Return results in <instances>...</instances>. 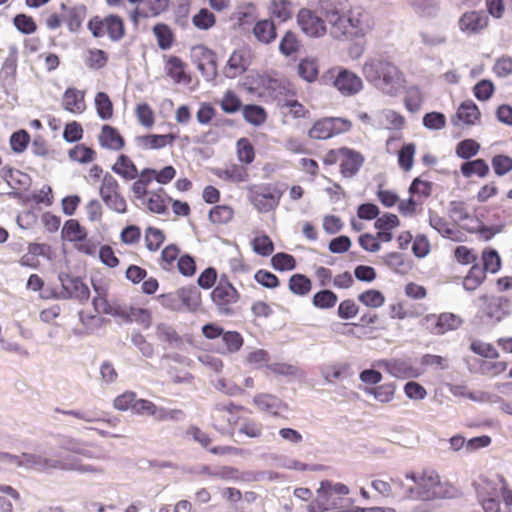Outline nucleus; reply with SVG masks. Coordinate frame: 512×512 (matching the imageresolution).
<instances>
[{
  "label": "nucleus",
  "instance_id": "7",
  "mask_svg": "<svg viewBox=\"0 0 512 512\" xmlns=\"http://www.w3.org/2000/svg\"><path fill=\"white\" fill-rule=\"evenodd\" d=\"M211 299L216 304L220 314L231 315L234 313L232 305L238 301L239 294L226 277L222 276L211 292Z\"/></svg>",
  "mask_w": 512,
  "mask_h": 512
},
{
  "label": "nucleus",
  "instance_id": "13",
  "mask_svg": "<svg viewBox=\"0 0 512 512\" xmlns=\"http://www.w3.org/2000/svg\"><path fill=\"white\" fill-rule=\"evenodd\" d=\"M337 72L333 80V86L344 96H352L359 93L363 88L362 79L347 69H334L331 73Z\"/></svg>",
  "mask_w": 512,
  "mask_h": 512
},
{
  "label": "nucleus",
  "instance_id": "45",
  "mask_svg": "<svg viewBox=\"0 0 512 512\" xmlns=\"http://www.w3.org/2000/svg\"><path fill=\"white\" fill-rule=\"evenodd\" d=\"M289 289L296 295H307L311 290V281L303 274H294L289 279Z\"/></svg>",
  "mask_w": 512,
  "mask_h": 512
},
{
  "label": "nucleus",
  "instance_id": "44",
  "mask_svg": "<svg viewBox=\"0 0 512 512\" xmlns=\"http://www.w3.org/2000/svg\"><path fill=\"white\" fill-rule=\"evenodd\" d=\"M215 174L224 180L232 181V182H245L248 179V172L245 168L241 166H232L230 168L221 170H216Z\"/></svg>",
  "mask_w": 512,
  "mask_h": 512
},
{
  "label": "nucleus",
  "instance_id": "41",
  "mask_svg": "<svg viewBox=\"0 0 512 512\" xmlns=\"http://www.w3.org/2000/svg\"><path fill=\"white\" fill-rule=\"evenodd\" d=\"M153 33L160 49L168 50L171 48L174 35L168 25L163 23L156 24L153 27Z\"/></svg>",
  "mask_w": 512,
  "mask_h": 512
},
{
  "label": "nucleus",
  "instance_id": "63",
  "mask_svg": "<svg viewBox=\"0 0 512 512\" xmlns=\"http://www.w3.org/2000/svg\"><path fill=\"white\" fill-rule=\"evenodd\" d=\"M482 258H483V265H484L482 267V269L484 270V272L488 271V272H491L494 274L500 270L501 259L496 250L492 249V250L483 252Z\"/></svg>",
  "mask_w": 512,
  "mask_h": 512
},
{
  "label": "nucleus",
  "instance_id": "17",
  "mask_svg": "<svg viewBox=\"0 0 512 512\" xmlns=\"http://www.w3.org/2000/svg\"><path fill=\"white\" fill-rule=\"evenodd\" d=\"M340 155H342L340 162L341 175L344 178H352L357 175L364 164V156L360 152L347 147L340 148Z\"/></svg>",
  "mask_w": 512,
  "mask_h": 512
},
{
  "label": "nucleus",
  "instance_id": "48",
  "mask_svg": "<svg viewBox=\"0 0 512 512\" xmlns=\"http://www.w3.org/2000/svg\"><path fill=\"white\" fill-rule=\"evenodd\" d=\"M338 301L337 295L328 289L321 290L314 294L312 303L319 309H329L335 306Z\"/></svg>",
  "mask_w": 512,
  "mask_h": 512
},
{
  "label": "nucleus",
  "instance_id": "62",
  "mask_svg": "<svg viewBox=\"0 0 512 512\" xmlns=\"http://www.w3.org/2000/svg\"><path fill=\"white\" fill-rule=\"evenodd\" d=\"M415 150V145L413 143H409L404 145L399 151L398 162L403 170L409 171L412 168Z\"/></svg>",
  "mask_w": 512,
  "mask_h": 512
},
{
  "label": "nucleus",
  "instance_id": "1",
  "mask_svg": "<svg viewBox=\"0 0 512 512\" xmlns=\"http://www.w3.org/2000/svg\"><path fill=\"white\" fill-rule=\"evenodd\" d=\"M362 72L367 82L388 96H396L404 88L403 72L383 55L368 58Z\"/></svg>",
  "mask_w": 512,
  "mask_h": 512
},
{
  "label": "nucleus",
  "instance_id": "60",
  "mask_svg": "<svg viewBox=\"0 0 512 512\" xmlns=\"http://www.w3.org/2000/svg\"><path fill=\"white\" fill-rule=\"evenodd\" d=\"M237 155L240 162L250 164L255 157L254 148L246 138H241L237 141Z\"/></svg>",
  "mask_w": 512,
  "mask_h": 512
},
{
  "label": "nucleus",
  "instance_id": "54",
  "mask_svg": "<svg viewBox=\"0 0 512 512\" xmlns=\"http://www.w3.org/2000/svg\"><path fill=\"white\" fill-rule=\"evenodd\" d=\"M480 145L473 139L460 141L456 146V155L461 159H470L478 154Z\"/></svg>",
  "mask_w": 512,
  "mask_h": 512
},
{
  "label": "nucleus",
  "instance_id": "16",
  "mask_svg": "<svg viewBox=\"0 0 512 512\" xmlns=\"http://www.w3.org/2000/svg\"><path fill=\"white\" fill-rule=\"evenodd\" d=\"M462 323V319L453 313H442L439 316L428 315L424 319L426 328L435 335H442L447 331L456 330Z\"/></svg>",
  "mask_w": 512,
  "mask_h": 512
},
{
  "label": "nucleus",
  "instance_id": "12",
  "mask_svg": "<svg viewBox=\"0 0 512 512\" xmlns=\"http://www.w3.org/2000/svg\"><path fill=\"white\" fill-rule=\"evenodd\" d=\"M193 61L207 80H213L217 76V58L215 53L203 45L192 49Z\"/></svg>",
  "mask_w": 512,
  "mask_h": 512
},
{
  "label": "nucleus",
  "instance_id": "32",
  "mask_svg": "<svg viewBox=\"0 0 512 512\" xmlns=\"http://www.w3.org/2000/svg\"><path fill=\"white\" fill-rule=\"evenodd\" d=\"M429 224L443 237L456 240L455 235L457 231L450 226L445 218L439 216L437 213L429 211Z\"/></svg>",
  "mask_w": 512,
  "mask_h": 512
},
{
  "label": "nucleus",
  "instance_id": "38",
  "mask_svg": "<svg viewBox=\"0 0 512 512\" xmlns=\"http://www.w3.org/2000/svg\"><path fill=\"white\" fill-rule=\"evenodd\" d=\"M85 16L86 7L84 5H79L67 9L66 14L64 15V20L66 21L69 30L75 32L81 27Z\"/></svg>",
  "mask_w": 512,
  "mask_h": 512
},
{
  "label": "nucleus",
  "instance_id": "27",
  "mask_svg": "<svg viewBox=\"0 0 512 512\" xmlns=\"http://www.w3.org/2000/svg\"><path fill=\"white\" fill-rule=\"evenodd\" d=\"M175 140L172 134L166 135H145L136 138L137 145L143 149H160Z\"/></svg>",
  "mask_w": 512,
  "mask_h": 512
},
{
  "label": "nucleus",
  "instance_id": "26",
  "mask_svg": "<svg viewBox=\"0 0 512 512\" xmlns=\"http://www.w3.org/2000/svg\"><path fill=\"white\" fill-rule=\"evenodd\" d=\"M420 17H433L439 11V0H404Z\"/></svg>",
  "mask_w": 512,
  "mask_h": 512
},
{
  "label": "nucleus",
  "instance_id": "47",
  "mask_svg": "<svg viewBox=\"0 0 512 512\" xmlns=\"http://www.w3.org/2000/svg\"><path fill=\"white\" fill-rule=\"evenodd\" d=\"M222 342L224 347L220 350L221 353H234L242 347L243 338L236 331H228L223 333Z\"/></svg>",
  "mask_w": 512,
  "mask_h": 512
},
{
  "label": "nucleus",
  "instance_id": "22",
  "mask_svg": "<svg viewBox=\"0 0 512 512\" xmlns=\"http://www.w3.org/2000/svg\"><path fill=\"white\" fill-rule=\"evenodd\" d=\"M253 403L259 410L273 415H277L281 410H287L286 404L283 403L281 399L271 394H257L253 398Z\"/></svg>",
  "mask_w": 512,
  "mask_h": 512
},
{
  "label": "nucleus",
  "instance_id": "8",
  "mask_svg": "<svg viewBox=\"0 0 512 512\" xmlns=\"http://www.w3.org/2000/svg\"><path fill=\"white\" fill-rule=\"evenodd\" d=\"M323 15L329 24V33L334 39L350 36L348 14L346 15L337 5L322 6Z\"/></svg>",
  "mask_w": 512,
  "mask_h": 512
},
{
  "label": "nucleus",
  "instance_id": "51",
  "mask_svg": "<svg viewBox=\"0 0 512 512\" xmlns=\"http://www.w3.org/2000/svg\"><path fill=\"white\" fill-rule=\"evenodd\" d=\"M358 300L367 307L379 308L385 302L384 295L376 289H369L358 295Z\"/></svg>",
  "mask_w": 512,
  "mask_h": 512
},
{
  "label": "nucleus",
  "instance_id": "3",
  "mask_svg": "<svg viewBox=\"0 0 512 512\" xmlns=\"http://www.w3.org/2000/svg\"><path fill=\"white\" fill-rule=\"evenodd\" d=\"M282 191L276 184L260 183L247 187V197L259 213L274 210L280 202Z\"/></svg>",
  "mask_w": 512,
  "mask_h": 512
},
{
  "label": "nucleus",
  "instance_id": "29",
  "mask_svg": "<svg viewBox=\"0 0 512 512\" xmlns=\"http://www.w3.org/2000/svg\"><path fill=\"white\" fill-rule=\"evenodd\" d=\"M112 170L126 180H133L138 176L136 166L131 159L124 154L118 157L116 163L112 166Z\"/></svg>",
  "mask_w": 512,
  "mask_h": 512
},
{
  "label": "nucleus",
  "instance_id": "21",
  "mask_svg": "<svg viewBox=\"0 0 512 512\" xmlns=\"http://www.w3.org/2000/svg\"><path fill=\"white\" fill-rule=\"evenodd\" d=\"M157 339L165 343L168 348L180 349L183 346V340L175 328L166 323H159L155 327Z\"/></svg>",
  "mask_w": 512,
  "mask_h": 512
},
{
  "label": "nucleus",
  "instance_id": "15",
  "mask_svg": "<svg viewBox=\"0 0 512 512\" xmlns=\"http://www.w3.org/2000/svg\"><path fill=\"white\" fill-rule=\"evenodd\" d=\"M377 365L395 378H417L422 374V371L414 367L410 359L380 360Z\"/></svg>",
  "mask_w": 512,
  "mask_h": 512
},
{
  "label": "nucleus",
  "instance_id": "34",
  "mask_svg": "<svg viewBox=\"0 0 512 512\" xmlns=\"http://www.w3.org/2000/svg\"><path fill=\"white\" fill-rule=\"evenodd\" d=\"M152 417L158 422L172 421L181 422L186 418V414L181 409H169L163 406H155Z\"/></svg>",
  "mask_w": 512,
  "mask_h": 512
},
{
  "label": "nucleus",
  "instance_id": "20",
  "mask_svg": "<svg viewBox=\"0 0 512 512\" xmlns=\"http://www.w3.org/2000/svg\"><path fill=\"white\" fill-rule=\"evenodd\" d=\"M63 457L64 455L61 453H53L48 456L32 453V469L40 472L62 470V468H66L63 466Z\"/></svg>",
  "mask_w": 512,
  "mask_h": 512
},
{
  "label": "nucleus",
  "instance_id": "37",
  "mask_svg": "<svg viewBox=\"0 0 512 512\" xmlns=\"http://www.w3.org/2000/svg\"><path fill=\"white\" fill-rule=\"evenodd\" d=\"M61 234L69 241H84L87 236L85 229L74 219L65 222Z\"/></svg>",
  "mask_w": 512,
  "mask_h": 512
},
{
  "label": "nucleus",
  "instance_id": "61",
  "mask_svg": "<svg viewBox=\"0 0 512 512\" xmlns=\"http://www.w3.org/2000/svg\"><path fill=\"white\" fill-rule=\"evenodd\" d=\"M272 266L279 271L293 270L296 266L294 257L287 253H277L272 259Z\"/></svg>",
  "mask_w": 512,
  "mask_h": 512
},
{
  "label": "nucleus",
  "instance_id": "42",
  "mask_svg": "<svg viewBox=\"0 0 512 512\" xmlns=\"http://www.w3.org/2000/svg\"><path fill=\"white\" fill-rule=\"evenodd\" d=\"M298 75L305 81L311 83L318 77V65L314 59H302L297 66Z\"/></svg>",
  "mask_w": 512,
  "mask_h": 512
},
{
  "label": "nucleus",
  "instance_id": "39",
  "mask_svg": "<svg viewBox=\"0 0 512 512\" xmlns=\"http://www.w3.org/2000/svg\"><path fill=\"white\" fill-rule=\"evenodd\" d=\"M105 29L112 41H119L125 33L123 20L117 15L105 17Z\"/></svg>",
  "mask_w": 512,
  "mask_h": 512
},
{
  "label": "nucleus",
  "instance_id": "40",
  "mask_svg": "<svg viewBox=\"0 0 512 512\" xmlns=\"http://www.w3.org/2000/svg\"><path fill=\"white\" fill-rule=\"evenodd\" d=\"M11 500L19 501V492L12 486L0 485V512H13Z\"/></svg>",
  "mask_w": 512,
  "mask_h": 512
},
{
  "label": "nucleus",
  "instance_id": "49",
  "mask_svg": "<svg viewBox=\"0 0 512 512\" xmlns=\"http://www.w3.org/2000/svg\"><path fill=\"white\" fill-rule=\"evenodd\" d=\"M192 23L199 30H208L215 25L216 17L207 8H201L199 12L192 17Z\"/></svg>",
  "mask_w": 512,
  "mask_h": 512
},
{
  "label": "nucleus",
  "instance_id": "28",
  "mask_svg": "<svg viewBox=\"0 0 512 512\" xmlns=\"http://www.w3.org/2000/svg\"><path fill=\"white\" fill-rule=\"evenodd\" d=\"M253 34L258 41L264 44L271 43L277 36L275 25L270 20L258 21L253 28Z\"/></svg>",
  "mask_w": 512,
  "mask_h": 512
},
{
  "label": "nucleus",
  "instance_id": "46",
  "mask_svg": "<svg viewBox=\"0 0 512 512\" xmlns=\"http://www.w3.org/2000/svg\"><path fill=\"white\" fill-rule=\"evenodd\" d=\"M95 106L98 116L102 120H108L113 115V104L109 96L104 92H98L95 96Z\"/></svg>",
  "mask_w": 512,
  "mask_h": 512
},
{
  "label": "nucleus",
  "instance_id": "30",
  "mask_svg": "<svg viewBox=\"0 0 512 512\" xmlns=\"http://www.w3.org/2000/svg\"><path fill=\"white\" fill-rule=\"evenodd\" d=\"M0 176L13 189H15L16 186H29L30 183V177L28 174L14 168L3 167L0 170Z\"/></svg>",
  "mask_w": 512,
  "mask_h": 512
},
{
  "label": "nucleus",
  "instance_id": "18",
  "mask_svg": "<svg viewBox=\"0 0 512 512\" xmlns=\"http://www.w3.org/2000/svg\"><path fill=\"white\" fill-rule=\"evenodd\" d=\"M489 18L484 11H469L464 13L459 21V29L467 34L480 33L488 26Z\"/></svg>",
  "mask_w": 512,
  "mask_h": 512
},
{
  "label": "nucleus",
  "instance_id": "55",
  "mask_svg": "<svg viewBox=\"0 0 512 512\" xmlns=\"http://www.w3.org/2000/svg\"><path fill=\"white\" fill-rule=\"evenodd\" d=\"M300 43L295 33L287 31L279 44L280 52L285 56H290L299 50Z\"/></svg>",
  "mask_w": 512,
  "mask_h": 512
},
{
  "label": "nucleus",
  "instance_id": "19",
  "mask_svg": "<svg viewBox=\"0 0 512 512\" xmlns=\"http://www.w3.org/2000/svg\"><path fill=\"white\" fill-rule=\"evenodd\" d=\"M249 65V52L245 50H237L234 51L229 57L223 73L227 78L233 79L246 72Z\"/></svg>",
  "mask_w": 512,
  "mask_h": 512
},
{
  "label": "nucleus",
  "instance_id": "58",
  "mask_svg": "<svg viewBox=\"0 0 512 512\" xmlns=\"http://www.w3.org/2000/svg\"><path fill=\"white\" fill-rule=\"evenodd\" d=\"M165 240L164 233L154 227H148L145 233L146 247L149 251H157Z\"/></svg>",
  "mask_w": 512,
  "mask_h": 512
},
{
  "label": "nucleus",
  "instance_id": "35",
  "mask_svg": "<svg viewBox=\"0 0 512 512\" xmlns=\"http://www.w3.org/2000/svg\"><path fill=\"white\" fill-rule=\"evenodd\" d=\"M63 466H67V468H62L63 471H78L80 473H95V474H103L104 470L101 467L82 464L78 458L66 455L63 457Z\"/></svg>",
  "mask_w": 512,
  "mask_h": 512
},
{
  "label": "nucleus",
  "instance_id": "53",
  "mask_svg": "<svg viewBox=\"0 0 512 512\" xmlns=\"http://www.w3.org/2000/svg\"><path fill=\"white\" fill-rule=\"evenodd\" d=\"M163 194H165L163 188H159L155 192H149V198L147 199V207L151 212L157 214H163L166 212L167 208Z\"/></svg>",
  "mask_w": 512,
  "mask_h": 512
},
{
  "label": "nucleus",
  "instance_id": "25",
  "mask_svg": "<svg viewBox=\"0 0 512 512\" xmlns=\"http://www.w3.org/2000/svg\"><path fill=\"white\" fill-rule=\"evenodd\" d=\"M183 309L195 312L201 306V293L196 286H187L179 289Z\"/></svg>",
  "mask_w": 512,
  "mask_h": 512
},
{
  "label": "nucleus",
  "instance_id": "5",
  "mask_svg": "<svg viewBox=\"0 0 512 512\" xmlns=\"http://www.w3.org/2000/svg\"><path fill=\"white\" fill-rule=\"evenodd\" d=\"M242 409V406L236 405L231 401L215 403L211 415L212 426L222 435L233 436L234 426L239 420L236 413Z\"/></svg>",
  "mask_w": 512,
  "mask_h": 512
},
{
  "label": "nucleus",
  "instance_id": "11",
  "mask_svg": "<svg viewBox=\"0 0 512 512\" xmlns=\"http://www.w3.org/2000/svg\"><path fill=\"white\" fill-rule=\"evenodd\" d=\"M350 37H364L374 27V20L370 12L362 7H355L348 12Z\"/></svg>",
  "mask_w": 512,
  "mask_h": 512
},
{
  "label": "nucleus",
  "instance_id": "57",
  "mask_svg": "<svg viewBox=\"0 0 512 512\" xmlns=\"http://www.w3.org/2000/svg\"><path fill=\"white\" fill-rule=\"evenodd\" d=\"M233 218V210L226 205L215 206L209 212V219L215 224H226Z\"/></svg>",
  "mask_w": 512,
  "mask_h": 512
},
{
  "label": "nucleus",
  "instance_id": "59",
  "mask_svg": "<svg viewBox=\"0 0 512 512\" xmlns=\"http://www.w3.org/2000/svg\"><path fill=\"white\" fill-rule=\"evenodd\" d=\"M95 151L84 145H77L69 150V157L73 161L80 163H89L95 158Z\"/></svg>",
  "mask_w": 512,
  "mask_h": 512
},
{
  "label": "nucleus",
  "instance_id": "23",
  "mask_svg": "<svg viewBox=\"0 0 512 512\" xmlns=\"http://www.w3.org/2000/svg\"><path fill=\"white\" fill-rule=\"evenodd\" d=\"M102 147L111 150H121L124 147V139L118 130L110 125H104L98 137Z\"/></svg>",
  "mask_w": 512,
  "mask_h": 512
},
{
  "label": "nucleus",
  "instance_id": "10",
  "mask_svg": "<svg viewBox=\"0 0 512 512\" xmlns=\"http://www.w3.org/2000/svg\"><path fill=\"white\" fill-rule=\"evenodd\" d=\"M58 279L61 283V299H76L85 302L89 299L90 291L79 277H73L67 273H60Z\"/></svg>",
  "mask_w": 512,
  "mask_h": 512
},
{
  "label": "nucleus",
  "instance_id": "36",
  "mask_svg": "<svg viewBox=\"0 0 512 512\" xmlns=\"http://www.w3.org/2000/svg\"><path fill=\"white\" fill-rule=\"evenodd\" d=\"M489 166L483 159H476L473 161L464 162L461 165V173L464 177L469 178L473 174L478 175L481 178L486 177L489 174Z\"/></svg>",
  "mask_w": 512,
  "mask_h": 512
},
{
  "label": "nucleus",
  "instance_id": "43",
  "mask_svg": "<svg viewBox=\"0 0 512 512\" xmlns=\"http://www.w3.org/2000/svg\"><path fill=\"white\" fill-rule=\"evenodd\" d=\"M486 275L482 267L473 265L467 276L464 278L463 287L465 290L474 291L484 281Z\"/></svg>",
  "mask_w": 512,
  "mask_h": 512
},
{
  "label": "nucleus",
  "instance_id": "56",
  "mask_svg": "<svg viewBox=\"0 0 512 512\" xmlns=\"http://www.w3.org/2000/svg\"><path fill=\"white\" fill-rule=\"evenodd\" d=\"M245 120L253 125H261L266 120L265 110L257 105H246L243 109Z\"/></svg>",
  "mask_w": 512,
  "mask_h": 512
},
{
  "label": "nucleus",
  "instance_id": "24",
  "mask_svg": "<svg viewBox=\"0 0 512 512\" xmlns=\"http://www.w3.org/2000/svg\"><path fill=\"white\" fill-rule=\"evenodd\" d=\"M62 106L71 113H82L86 108L84 93L75 88L66 89L63 94Z\"/></svg>",
  "mask_w": 512,
  "mask_h": 512
},
{
  "label": "nucleus",
  "instance_id": "64",
  "mask_svg": "<svg viewBox=\"0 0 512 512\" xmlns=\"http://www.w3.org/2000/svg\"><path fill=\"white\" fill-rule=\"evenodd\" d=\"M491 163L497 176H503L512 170V158L507 155H495Z\"/></svg>",
  "mask_w": 512,
  "mask_h": 512
},
{
  "label": "nucleus",
  "instance_id": "33",
  "mask_svg": "<svg viewBox=\"0 0 512 512\" xmlns=\"http://www.w3.org/2000/svg\"><path fill=\"white\" fill-rule=\"evenodd\" d=\"M457 118L464 124L472 125L480 117V112L477 105L471 101H464L458 108L456 113Z\"/></svg>",
  "mask_w": 512,
  "mask_h": 512
},
{
  "label": "nucleus",
  "instance_id": "50",
  "mask_svg": "<svg viewBox=\"0 0 512 512\" xmlns=\"http://www.w3.org/2000/svg\"><path fill=\"white\" fill-rule=\"evenodd\" d=\"M308 135L312 139L326 140L333 137L331 132V124L328 118H323L314 123L309 130Z\"/></svg>",
  "mask_w": 512,
  "mask_h": 512
},
{
  "label": "nucleus",
  "instance_id": "52",
  "mask_svg": "<svg viewBox=\"0 0 512 512\" xmlns=\"http://www.w3.org/2000/svg\"><path fill=\"white\" fill-rule=\"evenodd\" d=\"M365 391L366 393L373 395L379 402L387 403L394 397L395 385L393 383H389L374 388H366Z\"/></svg>",
  "mask_w": 512,
  "mask_h": 512
},
{
  "label": "nucleus",
  "instance_id": "31",
  "mask_svg": "<svg viewBox=\"0 0 512 512\" xmlns=\"http://www.w3.org/2000/svg\"><path fill=\"white\" fill-rule=\"evenodd\" d=\"M16 71H17V52L12 49L9 52V55L5 59L2 68L0 70V78L4 81L5 84L12 85L16 79Z\"/></svg>",
  "mask_w": 512,
  "mask_h": 512
},
{
  "label": "nucleus",
  "instance_id": "6",
  "mask_svg": "<svg viewBox=\"0 0 512 512\" xmlns=\"http://www.w3.org/2000/svg\"><path fill=\"white\" fill-rule=\"evenodd\" d=\"M100 196L104 204L111 210L123 214L127 211V203L120 194V187L117 180L109 173L103 176L100 186Z\"/></svg>",
  "mask_w": 512,
  "mask_h": 512
},
{
  "label": "nucleus",
  "instance_id": "2",
  "mask_svg": "<svg viewBox=\"0 0 512 512\" xmlns=\"http://www.w3.org/2000/svg\"><path fill=\"white\" fill-rule=\"evenodd\" d=\"M409 496L424 501L452 499L460 495L459 490L446 481H441L437 471L424 469L420 475L419 486L408 490Z\"/></svg>",
  "mask_w": 512,
  "mask_h": 512
},
{
  "label": "nucleus",
  "instance_id": "9",
  "mask_svg": "<svg viewBox=\"0 0 512 512\" xmlns=\"http://www.w3.org/2000/svg\"><path fill=\"white\" fill-rule=\"evenodd\" d=\"M349 492V487L343 483L323 480L317 490V495L323 505H328L331 510H336L342 507V497L348 495Z\"/></svg>",
  "mask_w": 512,
  "mask_h": 512
},
{
  "label": "nucleus",
  "instance_id": "4",
  "mask_svg": "<svg viewBox=\"0 0 512 512\" xmlns=\"http://www.w3.org/2000/svg\"><path fill=\"white\" fill-rule=\"evenodd\" d=\"M482 305L477 313V318L483 324L495 325L511 314V301L502 296H486L479 297Z\"/></svg>",
  "mask_w": 512,
  "mask_h": 512
},
{
  "label": "nucleus",
  "instance_id": "14",
  "mask_svg": "<svg viewBox=\"0 0 512 512\" xmlns=\"http://www.w3.org/2000/svg\"><path fill=\"white\" fill-rule=\"evenodd\" d=\"M324 19L313 11L303 8L298 12L297 22L301 30L309 37L319 38L326 34L327 28Z\"/></svg>",
  "mask_w": 512,
  "mask_h": 512
}]
</instances>
